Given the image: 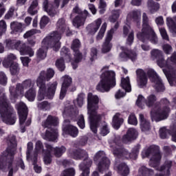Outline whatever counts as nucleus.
Listing matches in <instances>:
<instances>
[{"mask_svg": "<svg viewBox=\"0 0 176 176\" xmlns=\"http://www.w3.org/2000/svg\"><path fill=\"white\" fill-rule=\"evenodd\" d=\"M14 160H6V170L8 168L9 170L8 176H13V172L14 171L13 169V162Z\"/></svg>", "mask_w": 176, "mask_h": 176, "instance_id": "nucleus-50", "label": "nucleus"}, {"mask_svg": "<svg viewBox=\"0 0 176 176\" xmlns=\"http://www.w3.org/2000/svg\"><path fill=\"white\" fill-rule=\"evenodd\" d=\"M38 6V1H33L28 9V13L30 14V16H35V14H38V10H39V8Z\"/></svg>", "mask_w": 176, "mask_h": 176, "instance_id": "nucleus-33", "label": "nucleus"}, {"mask_svg": "<svg viewBox=\"0 0 176 176\" xmlns=\"http://www.w3.org/2000/svg\"><path fill=\"white\" fill-rule=\"evenodd\" d=\"M116 86V73L113 71H105L100 76V80L96 86V90L101 93H107Z\"/></svg>", "mask_w": 176, "mask_h": 176, "instance_id": "nucleus-7", "label": "nucleus"}, {"mask_svg": "<svg viewBox=\"0 0 176 176\" xmlns=\"http://www.w3.org/2000/svg\"><path fill=\"white\" fill-rule=\"evenodd\" d=\"M58 137V131L56 128L47 129L45 131V135L43 137V140L45 141H49L50 142H54Z\"/></svg>", "mask_w": 176, "mask_h": 176, "instance_id": "nucleus-21", "label": "nucleus"}, {"mask_svg": "<svg viewBox=\"0 0 176 176\" xmlns=\"http://www.w3.org/2000/svg\"><path fill=\"white\" fill-rule=\"evenodd\" d=\"M71 85H72V78L65 76L60 89V100H63L65 96H67V91L71 87Z\"/></svg>", "mask_w": 176, "mask_h": 176, "instance_id": "nucleus-20", "label": "nucleus"}, {"mask_svg": "<svg viewBox=\"0 0 176 176\" xmlns=\"http://www.w3.org/2000/svg\"><path fill=\"white\" fill-rule=\"evenodd\" d=\"M166 24L170 31V32L176 36V23L171 17L166 18Z\"/></svg>", "mask_w": 176, "mask_h": 176, "instance_id": "nucleus-38", "label": "nucleus"}, {"mask_svg": "<svg viewBox=\"0 0 176 176\" xmlns=\"http://www.w3.org/2000/svg\"><path fill=\"white\" fill-rule=\"evenodd\" d=\"M138 135V133L135 129L129 128L126 132V134L122 137V141L123 142H130L131 141H134V140H137Z\"/></svg>", "mask_w": 176, "mask_h": 176, "instance_id": "nucleus-24", "label": "nucleus"}, {"mask_svg": "<svg viewBox=\"0 0 176 176\" xmlns=\"http://www.w3.org/2000/svg\"><path fill=\"white\" fill-rule=\"evenodd\" d=\"M60 58L63 60H67L68 61H71L72 56H71V51L67 47H63L60 50Z\"/></svg>", "mask_w": 176, "mask_h": 176, "instance_id": "nucleus-40", "label": "nucleus"}, {"mask_svg": "<svg viewBox=\"0 0 176 176\" xmlns=\"http://www.w3.org/2000/svg\"><path fill=\"white\" fill-rule=\"evenodd\" d=\"M139 119L142 131H148V130H151V122H149L148 120L145 119L144 114L140 113L139 115Z\"/></svg>", "mask_w": 176, "mask_h": 176, "instance_id": "nucleus-28", "label": "nucleus"}, {"mask_svg": "<svg viewBox=\"0 0 176 176\" xmlns=\"http://www.w3.org/2000/svg\"><path fill=\"white\" fill-rule=\"evenodd\" d=\"M157 101V98L155 94H151L146 99H144V104L148 108H152Z\"/></svg>", "mask_w": 176, "mask_h": 176, "instance_id": "nucleus-36", "label": "nucleus"}, {"mask_svg": "<svg viewBox=\"0 0 176 176\" xmlns=\"http://www.w3.org/2000/svg\"><path fill=\"white\" fill-rule=\"evenodd\" d=\"M118 171L122 176H127L130 174V168H129V166L124 162L118 166Z\"/></svg>", "mask_w": 176, "mask_h": 176, "instance_id": "nucleus-35", "label": "nucleus"}, {"mask_svg": "<svg viewBox=\"0 0 176 176\" xmlns=\"http://www.w3.org/2000/svg\"><path fill=\"white\" fill-rule=\"evenodd\" d=\"M80 47H82V43H80V41L78 38L73 40L71 45V49L72 52L80 50Z\"/></svg>", "mask_w": 176, "mask_h": 176, "instance_id": "nucleus-46", "label": "nucleus"}, {"mask_svg": "<svg viewBox=\"0 0 176 176\" xmlns=\"http://www.w3.org/2000/svg\"><path fill=\"white\" fill-rule=\"evenodd\" d=\"M94 161L95 163H98V170L99 173H104L105 170H108L109 168V166L111 165V161L108 157L104 155L103 151H98L96 153Z\"/></svg>", "mask_w": 176, "mask_h": 176, "instance_id": "nucleus-11", "label": "nucleus"}, {"mask_svg": "<svg viewBox=\"0 0 176 176\" xmlns=\"http://www.w3.org/2000/svg\"><path fill=\"white\" fill-rule=\"evenodd\" d=\"M107 30V23H104L102 24V28H100L96 38L97 39H101L102 38H104V34H105V31Z\"/></svg>", "mask_w": 176, "mask_h": 176, "instance_id": "nucleus-58", "label": "nucleus"}, {"mask_svg": "<svg viewBox=\"0 0 176 176\" xmlns=\"http://www.w3.org/2000/svg\"><path fill=\"white\" fill-rule=\"evenodd\" d=\"M54 76V69L52 68L47 69L46 72H41L39 76L36 80V85L39 89L37 95L38 101H42L43 100H45V98L53 100L58 83L57 81H55L52 83H49V85L46 86V81L49 82V80Z\"/></svg>", "mask_w": 176, "mask_h": 176, "instance_id": "nucleus-1", "label": "nucleus"}, {"mask_svg": "<svg viewBox=\"0 0 176 176\" xmlns=\"http://www.w3.org/2000/svg\"><path fill=\"white\" fill-rule=\"evenodd\" d=\"M16 57L14 54H12L8 56L7 59L3 61V65L5 68H9L10 64H14V60H16Z\"/></svg>", "mask_w": 176, "mask_h": 176, "instance_id": "nucleus-41", "label": "nucleus"}, {"mask_svg": "<svg viewBox=\"0 0 176 176\" xmlns=\"http://www.w3.org/2000/svg\"><path fill=\"white\" fill-rule=\"evenodd\" d=\"M77 104L78 107H81L83 106V102L85 101V94H79L76 99Z\"/></svg>", "mask_w": 176, "mask_h": 176, "instance_id": "nucleus-60", "label": "nucleus"}, {"mask_svg": "<svg viewBox=\"0 0 176 176\" xmlns=\"http://www.w3.org/2000/svg\"><path fill=\"white\" fill-rule=\"evenodd\" d=\"M68 155L74 159V160H82L83 162L80 164V170L82 171L80 176H89L90 174V167L93 164V161L89 159L87 151L81 148H70L68 150Z\"/></svg>", "mask_w": 176, "mask_h": 176, "instance_id": "nucleus-5", "label": "nucleus"}, {"mask_svg": "<svg viewBox=\"0 0 176 176\" xmlns=\"http://www.w3.org/2000/svg\"><path fill=\"white\" fill-rule=\"evenodd\" d=\"M32 164L34 166V170L37 174L42 173V167L38 165V155H34L32 158Z\"/></svg>", "mask_w": 176, "mask_h": 176, "instance_id": "nucleus-44", "label": "nucleus"}, {"mask_svg": "<svg viewBox=\"0 0 176 176\" xmlns=\"http://www.w3.org/2000/svg\"><path fill=\"white\" fill-rule=\"evenodd\" d=\"M137 81L141 87H144L148 84V76H146V72L142 69H138L136 70Z\"/></svg>", "mask_w": 176, "mask_h": 176, "instance_id": "nucleus-22", "label": "nucleus"}, {"mask_svg": "<svg viewBox=\"0 0 176 176\" xmlns=\"http://www.w3.org/2000/svg\"><path fill=\"white\" fill-rule=\"evenodd\" d=\"M100 104V98L97 95H93L89 93L87 95V113L89 119V126L91 131L94 134H97L100 122H101V114L98 113V106Z\"/></svg>", "mask_w": 176, "mask_h": 176, "instance_id": "nucleus-3", "label": "nucleus"}, {"mask_svg": "<svg viewBox=\"0 0 176 176\" xmlns=\"http://www.w3.org/2000/svg\"><path fill=\"white\" fill-rule=\"evenodd\" d=\"M77 124L78 127L83 130L85 127H86V124L85 123V116L83 115H80L77 119Z\"/></svg>", "mask_w": 176, "mask_h": 176, "instance_id": "nucleus-57", "label": "nucleus"}, {"mask_svg": "<svg viewBox=\"0 0 176 176\" xmlns=\"http://www.w3.org/2000/svg\"><path fill=\"white\" fill-rule=\"evenodd\" d=\"M113 38V30H111L108 32L105 41L102 45V53L104 54L109 53L112 50V43L111 41Z\"/></svg>", "mask_w": 176, "mask_h": 176, "instance_id": "nucleus-17", "label": "nucleus"}, {"mask_svg": "<svg viewBox=\"0 0 176 176\" xmlns=\"http://www.w3.org/2000/svg\"><path fill=\"white\" fill-rule=\"evenodd\" d=\"M120 87L125 90L126 93H131V84H130V78L129 76L121 78Z\"/></svg>", "mask_w": 176, "mask_h": 176, "instance_id": "nucleus-31", "label": "nucleus"}, {"mask_svg": "<svg viewBox=\"0 0 176 176\" xmlns=\"http://www.w3.org/2000/svg\"><path fill=\"white\" fill-rule=\"evenodd\" d=\"M55 65L60 72H64L65 71V60L63 58L57 59Z\"/></svg>", "mask_w": 176, "mask_h": 176, "instance_id": "nucleus-42", "label": "nucleus"}, {"mask_svg": "<svg viewBox=\"0 0 176 176\" xmlns=\"http://www.w3.org/2000/svg\"><path fill=\"white\" fill-rule=\"evenodd\" d=\"M163 72L168 79V82L170 86H176V74H171L168 69H163Z\"/></svg>", "mask_w": 176, "mask_h": 176, "instance_id": "nucleus-30", "label": "nucleus"}, {"mask_svg": "<svg viewBox=\"0 0 176 176\" xmlns=\"http://www.w3.org/2000/svg\"><path fill=\"white\" fill-rule=\"evenodd\" d=\"M63 134L70 135V137H72L73 138H76L79 134V129H78V127L71 124L65 126L63 128Z\"/></svg>", "mask_w": 176, "mask_h": 176, "instance_id": "nucleus-23", "label": "nucleus"}, {"mask_svg": "<svg viewBox=\"0 0 176 176\" xmlns=\"http://www.w3.org/2000/svg\"><path fill=\"white\" fill-rule=\"evenodd\" d=\"M151 57L153 60H156L157 65L160 68H164L167 65V61L164 59L163 51L160 50H153L151 51Z\"/></svg>", "mask_w": 176, "mask_h": 176, "instance_id": "nucleus-15", "label": "nucleus"}, {"mask_svg": "<svg viewBox=\"0 0 176 176\" xmlns=\"http://www.w3.org/2000/svg\"><path fill=\"white\" fill-rule=\"evenodd\" d=\"M14 47L20 52L21 56H30V57H32L34 54V50L28 46V43L16 41L14 44Z\"/></svg>", "mask_w": 176, "mask_h": 176, "instance_id": "nucleus-12", "label": "nucleus"}, {"mask_svg": "<svg viewBox=\"0 0 176 176\" xmlns=\"http://www.w3.org/2000/svg\"><path fill=\"white\" fill-rule=\"evenodd\" d=\"M10 146L0 155V170H6V160H14L16 155V148H17V141L14 135L9 139Z\"/></svg>", "mask_w": 176, "mask_h": 176, "instance_id": "nucleus-8", "label": "nucleus"}, {"mask_svg": "<svg viewBox=\"0 0 176 176\" xmlns=\"http://www.w3.org/2000/svg\"><path fill=\"white\" fill-rule=\"evenodd\" d=\"M49 21H50V18H49L47 16H43L40 21V28L41 30H43L45 27H46L47 24H49Z\"/></svg>", "mask_w": 176, "mask_h": 176, "instance_id": "nucleus-54", "label": "nucleus"}, {"mask_svg": "<svg viewBox=\"0 0 176 176\" xmlns=\"http://www.w3.org/2000/svg\"><path fill=\"white\" fill-rule=\"evenodd\" d=\"M41 152H43V153H44V152H46V150H45L43 147V143H42L41 140H38L36 142L35 144V153H41Z\"/></svg>", "mask_w": 176, "mask_h": 176, "instance_id": "nucleus-52", "label": "nucleus"}, {"mask_svg": "<svg viewBox=\"0 0 176 176\" xmlns=\"http://www.w3.org/2000/svg\"><path fill=\"white\" fill-rule=\"evenodd\" d=\"M119 17H120V10H113L111 16H109V20L111 23H116Z\"/></svg>", "mask_w": 176, "mask_h": 176, "instance_id": "nucleus-47", "label": "nucleus"}, {"mask_svg": "<svg viewBox=\"0 0 176 176\" xmlns=\"http://www.w3.org/2000/svg\"><path fill=\"white\" fill-rule=\"evenodd\" d=\"M52 153H53L55 157H61L67 151V148L64 146H61L60 147H53L52 146Z\"/></svg>", "mask_w": 176, "mask_h": 176, "instance_id": "nucleus-32", "label": "nucleus"}, {"mask_svg": "<svg viewBox=\"0 0 176 176\" xmlns=\"http://www.w3.org/2000/svg\"><path fill=\"white\" fill-rule=\"evenodd\" d=\"M102 23V21L99 18L95 21V23L89 24L87 26V31L89 35H94L96 32L98 31L100 27H101Z\"/></svg>", "mask_w": 176, "mask_h": 176, "instance_id": "nucleus-26", "label": "nucleus"}, {"mask_svg": "<svg viewBox=\"0 0 176 176\" xmlns=\"http://www.w3.org/2000/svg\"><path fill=\"white\" fill-rule=\"evenodd\" d=\"M100 135L105 137V135H108L109 134V128H108V125H104L102 128H100Z\"/></svg>", "mask_w": 176, "mask_h": 176, "instance_id": "nucleus-63", "label": "nucleus"}, {"mask_svg": "<svg viewBox=\"0 0 176 176\" xmlns=\"http://www.w3.org/2000/svg\"><path fill=\"white\" fill-rule=\"evenodd\" d=\"M6 22L5 21H0V38L6 32Z\"/></svg>", "mask_w": 176, "mask_h": 176, "instance_id": "nucleus-62", "label": "nucleus"}, {"mask_svg": "<svg viewBox=\"0 0 176 176\" xmlns=\"http://www.w3.org/2000/svg\"><path fill=\"white\" fill-rule=\"evenodd\" d=\"M73 55L74 63H82V60H83V54L80 52V50L78 51H73Z\"/></svg>", "mask_w": 176, "mask_h": 176, "instance_id": "nucleus-48", "label": "nucleus"}, {"mask_svg": "<svg viewBox=\"0 0 176 176\" xmlns=\"http://www.w3.org/2000/svg\"><path fill=\"white\" fill-rule=\"evenodd\" d=\"M60 0H54L53 3H49V0H44L43 3V6L44 11L47 12V14L50 16V17H54L56 13V8H58L60 6Z\"/></svg>", "mask_w": 176, "mask_h": 176, "instance_id": "nucleus-14", "label": "nucleus"}, {"mask_svg": "<svg viewBox=\"0 0 176 176\" xmlns=\"http://www.w3.org/2000/svg\"><path fill=\"white\" fill-rule=\"evenodd\" d=\"M87 17H90V14L88 10H84L82 15H77L74 18L73 25L76 27V28H80V27L85 25Z\"/></svg>", "mask_w": 176, "mask_h": 176, "instance_id": "nucleus-18", "label": "nucleus"}, {"mask_svg": "<svg viewBox=\"0 0 176 176\" xmlns=\"http://www.w3.org/2000/svg\"><path fill=\"white\" fill-rule=\"evenodd\" d=\"M120 57L124 60H131V61L134 62L137 60V52L126 50L120 54Z\"/></svg>", "mask_w": 176, "mask_h": 176, "instance_id": "nucleus-27", "label": "nucleus"}, {"mask_svg": "<svg viewBox=\"0 0 176 176\" xmlns=\"http://www.w3.org/2000/svg\"><path fill=\"white\" fill-rule=\"evenodd\" d=\"M120 117V114L119 113H116L113 117L112 126L116 130H119L120 126H122L123 122H124V120Z\"/></svg>", "mask_w": 176, "mask_h": 176, "instance_id": "nucleus-29", "label": "nucleus"}, {"mask_svg": "<svg viewBox=\"0 0 176 176\" xmlns=\"http://www.w3.org/2000/svg\"><path fill=\"white\" fill-rule=\"evenodd\" d=\"M43 129H56L58 126V118L56 116L48 115L41 123Z\"/></svg>", "mask_w": 176, "mask_h": 176, "instance_id": "nucleus-16", "label": "nucleus"}, {"mask_svg": "<svg viewBox=\"0 0 176 176\" xmlns=\"http://www.w3.org/2000/svg\"><path fill=\"white\" fill-rule=\"evenodd\" d=\"M137 38L140 42L145 43L146 41H151V43H157V36L152 26L149 25V18L146 13L142 14V28L141 32H138Z\"/></svg>", "mask_w": 176, "mask_h": 176, "instance_id": "nucleus-6", "label": "nucleus"}, {"mask_svg": "<svg viewBox=\"0 0 176 176\" xmlns=\"http://www.w3.org/2000/svg\"><path fill=\"white\" fill-rule=\"evenodd\" d=\"M141 149V144H136L131 151V153H129L126 148L123 146H117L115 147L113 150V155L118 159H133L135 160L138 157L140 153V150Z\"/></svg>", "mask_w": 176, "mask_h": 176, "instance_id": "nucleus-9", "label": "nucleus"}, {"mask_svg": "<svg viewBox=\"0 0 176 176\" xmlns=\"http://www.w3.org/2000/svg\"><path fill=\"white\" fill-rule=\"evenodd\" d=\"M147 6L152 14L156 13V12L160 9V4L155 2L153 0H148L147 2Z\"/></svg>", "mask_w": 176, "mask_h": 176, "instance_id": "nucleus-37", "label": "nucleus"}, {"mask_svg": "<svg viewBox=\"0 0 176 176\" xmlns=\"http://www.w3.org/2000/svg\"><path fill=\"white\" fill-rule=\"evenodd\" d=\"M9 68L11 75H12L13 76L19 75V72H20V67H19V63H11L9 65Z\"/></svg>", "mask_w": 176, "mask_h": 176, "instance_id": "nucleus-43", "label": "nucleus"}, {"mask_svg": "<svg viewBox=\"0 0 176 176\" xmlns=\"http://www.w3.org/2000/svg\"><path fill=\"white\" fill-rule=\"evenodd\" d=\"M45 146L46 150L43 153V162L45 164H52V162H53V155H52V145L49 144V143H45Z\"/></svg>", "mask_w": 176, "mask_h": 176, "instance_id": "nucleus-25", "label": "nucleus"}, {"mask_svg": "<svg viewBox=\"0 0 176 176\" xmlns=\"http://www.w3.org/2000/svg\"><path fill=\"white\" fill-rule=\"evenodd\" d=\"M154 89L157 93H163L166 90V87L164 86V84L163 83V80L162 78H157L154 82Z\"/></svg>", "mask_w": 176, "mask_h": 176, "instance_id": "nucleus-34", "label": "nucleus"}, {"mask_svg": "<svg viewBox=\"0 0 176 176\" xmlns=\"http://www.w3.org/2000/svg\"><path fill=\"white\" fill-rule=\"evenodd\" d=\"M145 98L144 97V96L142 95H139L138 96V99L136 100L135 104L137 105V107H138L139 108H144V104H142V102L144 101L145 102Z\"/></svg>", "mask_w": 176, "mask_h": 176, "instance_id": "nucleus-59", "label": "nucleus"}, {"mask_svg": "<svg viewBox=\"0 0 176 176\" xmlns=\"http://www.w3.org/2000/svg\"><path fill=\"white\" fill-rule=\"evenodd\" d=\"M10 27L14 32H21L23 30V25L19 22L11 23Z\"/></svg>", "mask_w": 176, "mask_h": 176, "instance_id": "nucleus-49", "label": "nucleus"}, {"mask_svg": "<svg viewBox=\"0 0 176 176\" xmlns=\"http://www.w3.org/2000/svg\"><path fill=\"white\" fill-rule=\"evenodd\" d=\"M19 167H20L21 170H25V165L24 164V161H23V159H20L16 162L15 166L13 167L14 171H18Z\"/></svg>", "mask_w": 176, "mask_h": 176, "instance_id": "nucleus-56", "label": "nucleus"}, {"mask_svg": "<svg viewBox=\"0 0 176 176\" xmlns=\"http://www.w3.org/2000/svg\"><path fill=\"white\" fill-rule=\"evenodd\" d=\"M0 115L3 123L10 126L14 124L17 120L14 109L8 100V97L3 93V89H0Z\"/></svg>", "mask_w": 176, "mask_h": 176, "instance_id": "nucleus-4", "label": "nucleus"}, {"mask_svg": "<svg viewBox=\"0 0 176 176\" xmlns=\"http://www.w3.org/2000/svg\"><path fill=\"white\" fill-rule=\"evenodd\" d=\"M25 97L28 100V101L32 102L35 100V97H36V90L34 87H31L25 94Z\"/></svg>", "mask_w": 176, "mask_h": 176, "instance_id": "nucleus-39", "label": "nucleus"}, {"mask_svg": "<svg viewBox=\"0 0 176 176\" xmlns=\"http://www.w3.org/2000/svg\"><path fill=\"white\" fill-rule=\"evenodd\" d=\"M142 176H152L153 175V170L148 168L146 166H142L140 169Z\"/></svg>", "mask_w": 176, "mask_h": 176, "instance_id": "nucleus-53", "label": "nucleus"}, {"mask_svg": "<svg viewBox=\"0 0 176 176\" xmlns=\"http://www.w3.org/2000/svg\"><path fill=\"white\" fill-rule=\"evenodd\" d=\"M18 114L19 116V124H24L28 116V107L24 103H20L17 107Z\"/></svg>", "mask_w": 176, "mask_h": 176, "instance_id": "nucleus-19", "label": "nucleus"}, {"mask_svg": "<svg viewBox=\"0 0 176 176\" xmlns=\"http://www.w3.org/2000/svg\"><path fill=\"white\" fill-rule=\"evenodd\" d=\"M128 124H131L132 126H137V124H138V120H137V116H135L134 113L129 116Z\"/></svg>", "mask_w": 176, "mask_h": 176, "instance_id": "nucleus-51", "label": "nucleus"}, {"mask_svg": "<svg viewBox=\"0 0 176 176\" xmlns=\"http://www.w3.org/2000/svg\"><path fill=\"white\" fill-rule=\"evenodd\" d=\"M56 27L57 31L47 36L42 41L43 46H45L47 49H50V47L54 52H58L61 47L60 39H61L62 34L66 32V36H71L72 35V32L69 30V28L67 27L64 18H61L58 21Z\"/></svg>", "mask_w": 176, "mask_h": 176, "instance_id": "nucleus-2", "label": "nucleus"}, {"mask_svg": "<svg viewBox=\"0 0 176 176\" xmlns=\"http://www.w3.org/2000/svg\"><path fill=\"white\" fill-rule=\"evenodd\" d=\"M60 176H75V169L74 168L65 169L61 173Z\"/></svg>", "mask_w": 176, "mask_h": 176, "instance_id": "nucleus-55", "label": "nucleus"}, {"mask_svg": "<svg viewBox=\"0 0 176 176\" xmlns=\"http://www.w3.org/2000/svg\"><path fill=\"white\" fill-rule=\"evenodd\" d=\"M38 60H45L46 58V54L45 53V50L43 49L40 48L36 53Z\"/></svg>", "mask_w": 176, "mask_h": 176, "instance_id": "nucleus-61", "label": "nucleus"}, {"mask_svg": "<svg viewBox=\"0 0 176 176\" xmlns=\"http://www.w3.org/2000/svg\"><path fill=\"white\" fill-rule=\"evenodd\" d=\"M170 107H163L162 108H158L153 114L151 118L155 122H162V120H166L168 118V113H170Z\"/></svg>", "mask_w": 176, "mask_h": 176, "instance_id": "nucleus-13", "label": "nucleus"}, {"mask_svg": "<svg viewBox=\"0 0 176 176\" xmlns=\"http://www.w3.org/2000/svg\"><path fill=\"white\" fill-rule=\"evenodd\" d=\"M98 53V51L97 50V48L92 47L91 49V58L90 61L93 62L96 58H97V54Z\"/></svg>", "mask_w": 176, "mask_h": 176, "instance_id": "nucleus-64", "label": "nucleus"}, {"mask_svg": "<svg viewBox=\"0 0 176 176\" xmlns=\"http://www.w3.org/2000/svg\"><path fill=\"white\" fill-rule=\"evenodd\" d=\"M147 76L152 82L160 78L159 76H157V73H156L153 69H149L147 71Z\"/></svg>", "mask_w": 176, "mask_h": 176, "instance_id": "nucleus-45", "label": "nucleus"}, {"mask_svg": "<svg viewBox=\"0 0 176 176\" xmlns=\"http://www.w3.org/2000/svg\"><path fill=\"white\" fill-rule=\"evenodd\" d=\"M144 155L146 157L152 156L149 161V166L158 170L159 166H160V160H162L160 147L156 145H151L145 150Z\"/></svg>", "mask_w": 176, "mask_h": 176, "instance_id": "nucleus-10", "label": "nucleus"}]
</instances>
